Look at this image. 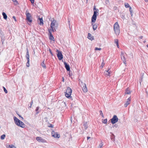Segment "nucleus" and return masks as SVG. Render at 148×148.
<instances>
[{
    "label": "nucleus",
    "instance_id": "obj_1",
    "mask_svg": "<svg viewBox=\"0 0 148 148\" xmlns=\"http://www.w3.org/2000/svg\"><path fill=\"white\" fill-rule=\"evenodd\" d=\"M93 10L94 13L92 17L91 21L93 23H94L96 21L97 17V13H98L99 10L98 9H96V6H94Z\"/></svg>",
    "mask_w": 148,
    "mask_h": 148
},
{
    "label": "nucleus",
    "instance_id": "obj_2",
    "mask_svg": "<svg viewBox=\"0 0 148 148\" xmlns=\"http://www.w3.org/2000/svg\"><path fill=\"white\" fill-rule=\"evenodd\" d=\"M25 14L26 16V20L28 21V23L30 25L32 21V18L31 14L27 10L25 12Z\"/></svg>",
    "mask_w": 148,
    "mask_h": 148
},
{
    "label": "nucleus",
    "instance_id": "obj_3",
    "mask_svg": "<svg viewBox=\"0 0 148 148\" xmlns=\"http://www.w3.org/2000/svg\"><path fill=\"white\" fill-rule=\"evenodd\" d=\"M114 30L116 35L119 34L120 33L119 26L117 22L115 23L114 25Z\"/></svg>",
    "mask_w": 148,
    "mask_h": 148
},
{
    "label": "nucleus",
    "instance_id": "obj_4",
    "mask_svg": "<svg viewBox=\"0 0 148 148\" xmlns=\"http://www.w3.org/2000/svg\"><path fill=\"white\" fill-rule=\"evenodd\" d=\"M66 91H67V92H69V94H65V95L66 97L68 98H71V93L72 92V90L70 87H68L67 88Z\"/></svg>",
    "mask_w": 148,
    "mask_h": 148
},
{
    "label": "nucleus",
    "instance_id": "obj_5",
    "mask_svg": "<svg viewBox=\"0 0 148 148\" xmlns=\"http://www.w3.org/2000/svg\"><path fill=\"white\" fill-rule=\"evenodd\" d=\"M110 120L112 123L113 124L118 122V119L116 115H114L112 118L110 119Z\"/></svg>",
    "mask_w": 148,
    "mask_h": 148
},
{
    "label": "nucleus",
    "instance_id": "obj_6",
    "mask_svg": "<svg viewBox=\"0 0 148 148\" xmlns=\"http://www.w3.org/2000/svg\"><path fill=\"white\" fill-rule=\"evenodd\" d=\"M56 51L58 52L57 54V56L59 60H61L63 58V55L62 54V52L59 51L58 49H57Z\"/></svg>",
    "mask_w": 148,
    "mask_h": 148
},
{
    "label": "nucleus",
    "instance_id": "obj_7",
    "mask_svg": "<svg viewBox=\"0 0 148 148\" xmlns=\"http://www.w3.org/2000/svg\"><path fill=\"white\" fill-rule=\"evenodd\" d=\"M125 54L126 53H124L122 51L121 52V58L122 60L123 61V63L125 64H126V59L125 57Z\"/></svg>",
    "mask_w": 148,
    "mask_h": 148
},
{
    "label": "nucleus",
    "instance_id": "obj_8",
    "mask_svg": "<svg viewBox=\"0 0 148 148\" xmlns=\"http://www.w3.org/2000/svg\"><path fill=\"white\" fill-rule=\"evenodd\" d=\"M51 135L54 138H59L60 137V135L58 134L57 132H55L54 131H52Z\"/></svg>",
    "mask_w": 148,
    "mask_h": 148
},
{
    "label": "nucleus",
    "instance_id": "obj_9",
    "mask_svg": "<svg viewBox=\"0 0 148 148\" xmlns=\"http://www.w3.org/2000/svg\"><path fill=\"white\" fill-rule=\"evenodd\" d=\"M81 86L82 87V90L84 92H87L88 90L85 84H82Z\"/></svg>",
    "mask_w": 148,
    "mask_h": 148
},
{
    "label": "nucleus",
    "instance_id": "obj_10",
    "mask_svg": "<svg viewBox=\"0 0 148 148\" xmlns=\"http://www.w3.org/2000/svg\"><path fill=\"white\" fill-rule=\"evenodd\" d=\"M36 140L39 142L44 143L45 142V140L43 139L41 137H36Z\"/></svg>",
    "mask_w": 148,
    "mask_h": 148
},
{
    "label": "nucleus",
    "instance_id": "obj_11",
    "mask_svg": "<svg viewBox=\"0 0 148 148\" xmlns=\"http://www.w3.org/2000/svg\"><path fill=\"white\" fill-rule=\"evenodd\" d=\"M131 98L130 97H129L127 100L126 103L124 104V106L125 107H126L128 105H129L131 102Z\"/></svg>",
    "mask_w": 148,
    "mask_h": 148
},
{
    "label": "nucleus",
    "instance_id": "obj_12",
    "mask_svg": "<svg viewBox=\"0 0 148 148\" xmlns=\"http://www.w3.org/2000/svg\"><path fill=\"white\" fill-rule=\"evenodd\" d=\"M64 64L65 65V67L67 71H69L70 70V67L69 65L65 62H64Z\"/></svg>",
    "mask_w": 148,
    "mask_h": 148
},
{
    "label": "nucleus",
    "instance_id": "obj_13",
    "mask_svg": "<svg viewBox=\"0 0 148 148\" xmlns=\"http://www.w3.org/2000/svg\"><path fill=\"white\" fill-rule=\"evenodd\" d=\"M19 127H20L22 128H24L25 127V125L21 121L19 120Z\"/></svg>",
    "mask_w": 148,
    "mask_h": 148
},
{
    "label": "nucleus",
    "instance_id": "obj_14",
    "mask_svg": "<svg viewBox=\"0 0 148 148\" xmlns=\"http://www.w3.org/2000/svg\"><path fill=\"white\" fill-rule=\"evenodd\" d=\"M49 39L50 40H53V41H54V37L53 36V35L52 34L51 32H50V31L49 32Z\"/></svg>",
    "mask_w": 148,
    "mask_h": 148
},
{
    "label": "nucleus",
    "instance_id": "obj_15",
    "mask_svg": "<svg viewBox=\"0 0 148 148\" xmlns=\"http://www.w3.org/2000/svg\"><path fill=\"white\" fill-rule=\"evenodd\" d=\"M83 126L85 130L87 129L88 127V122H84L83 123Z\"/></svg>",
    "mask_w": 148,
    "mask_h": 148
},
{
    "label": "nucleus",
    "instance_id": "obj_16",
    "mask_svg": "<svg viewBox=\"0 0 148 148\" xmlns=\"http://www.w3.org/2000/svg\"><path fill=\"white\" fill-rule=\"evenodd\" d=\"M56 21L54 19L52 21L51 23V27H54L56 26Z\"/></svg>",
    "mask_w": 148,
    "mask_h": 148
},
{
    "label": "nucleus",
    "instance_id": "obj_17",
    "mask_svg": "<svg viewBox=\"0 0 148 148\" xmlns=\"http://www.w3.org/2000/svg\"><path fill=\"white\" fill-rule=\"evenodd\" d=\"M14 119L15 123L17 126H18V119L15 116L14 117Z\"/></svg>",
    "mask_w": 148,
    "mask_h": 148
},
{
    "label": "nucleus",
    "instance_id": "obj_18",
    "mask_svg": "<svg viewBox=\"0 0 148 148\" xmlns=\"http://www.w3.org/2000/svg\"><path fill=\"white\" fill-rule=\"evenodd\" d=\"M110 69H109L108 71H106L104 73L106 75H107L108 76H110V74L111 73V71H109Z\"/></svg>",
    "mask_w": 148,
    "mask_h": 148
},
{
    "label": "nucleus",
    "instance_id": "obj_19",
    "mask_svg": "<svg viewBox=\"0 0 148 148\" xmlns=\"http://www.w3.org/2000/svg\"><path fill=\"white\" fill-rule=\"evenodd\" d=\"M87 38L91 40H92L94 39V37L93 36H91V34L90 33H88V36Z\"/></svg>",
    "mask_w": 148,
    "mask_h": 148
},
{
    "label": "nucleus",
    "instance_id": "obj_20",
    "mask_svg": "<svg viewBox=\"0 0 148 148\" xmlns=\"http://www.w3.org/2000/svg\"><path fill=\"white\" fill-rule=\"evenodd\" d=\"M131 92L130 91L129 89V88H127L125 90V93L127 94H131Z\"/></svg>",
    "mask_w": 148,
    "mask_h": 148
},
{
    "label": "nucleus",
    "instance_id": "obj_21",
    "mask_svg": "<svg viewBox=\"0 0 148 148\" xmlns=\"http://www.w3.org/2000/svg\"><path fill=\"white\" fill-rule=\"evenodd\" d=\"M38 19L40 21V23L39 24L40 25H42L43 24V20L42 18H39Z\"/></svg>",
    "mask_w": 148,
    "mask_h": 148
},
{
    "label": "nucleus",
    "instance_id": "obj_22",
    "mask_svg": "<svg viewBox=\"0 0 148 148\" xmlns=\"http://www.w3.org/2000/svg\"><path fill=\"white\" fill-rule=\"evenodd\" d=\"M2 15L3 16V18L5 20L7 18V16L4 12H2Z\"/></svg>",
    "mask_w": 148,
    "mask_h": 148
},
{
    "label": "nucleus",
    "instance_id": "obj_23",
    "mask_svg": "<svg viewBox=\"0 0 148 148\" xmlns=\"http://www.w3.org/2000/svg\"><path fill=\"white\" fill-rule=\"evenodd\" d=\"M26 57L27 59V60H29V52L27 50V51L26 53Z\"/></svg>",
    "mask_w": 148,
    "mask_h": 148
},
{
    "label": "nucleus",
    "instance_id": "obj_24",
    "mask_svg": "<svg viewBox=\"0 0 148 148\" xmlns=\"http://www.w3.org/2000/svg\"><path fill=\"white\" fill-rule=\"evenodd\" d=\"M41 65L42 66V67H43V68H46L45 64V62H44V61L41 63Z\"/></svg>",
    "mask_w": 148,
    "mask_h": 148
},
{
    "label": "nucleus",
    "instance_id": "obj_25",
    "mask_svg": "<svg viewBox=\"0 0 148 148\" xmlns=\"http://www.w3.org/2000/svg\"><path fill=\"white\" fill-rule=\"evenodd\" d=\"M7 148H16V147L12 145H10L7 147Z\"/></svg>",
    "mask_w": 148,
    "mask_h": 148
},
{
    "label": "nucleus",
    "instance_id": "obj_26",
    "mask_svg": "<svg viewBox=\"0 0 148 148\" xmlns=\"http://www.w3.org/2000/svg\"><path fill=\"white\" fill-rule=\"evenodd\" d=\"M92 25L93 26V30H95L97 28V26L96 25H93L92 24Z\"/></svg>",
    "mask_w": 148,
    "mask_h": 148
},
{
    "label": "nucleus",
    "instance_id": "obj_27",
    "mask_svg": "<svg viewBox=\"0 0 148 148\" xmlns=\"http://www.w3.org/2000/svg\"><path fill=\"white\" fill-rule=\"evenodd\" d=\"M144 76V74H142L140 77V83L142 82Z\"/></svg>",
    "mask_w": 148,
    "mask_h": 148
},
{
    "label": "nucleus",
    "instance_id": "obj_28",
    "mask_svg": "<svg viewBox=\"0 0 148 148\" xmlns=\"http://www.w3.org/2000/svg\"><path fill=\"white\" fill-rule=\"evenodd\" d=\"M13 1L14 3V5H16L18 4V1L16 0H12Z\"/></svg>",
    "mask_w": 148,
    "mask_h": 148
},
{
    "label": "nucleus",
    "instance_id": "obj_29",
    "mask_svg": "<svg viewBox=\"0 0 148 148\" xmlns=\"http://www.w3.org/2000/svg\"><path fill=\"white\" fill-rule=\"evenodd\" d=\"M5 137V134H3L1 136V140H3Z\"/></svg>",
    "mask_w": 148,
    "mask_h": 148
},
{
    "label": "nucleus",
    "instance_id": "obj_30",
    "mask_svg": "<svg viewBox=\"0 0 148 148\" xmlns=\"http://www.w3.org/2000/svg\"><path fill=\"white\" fill-rule=\"evenodd\" d=\"M125 7L126 8H130V7L128 3H125Z\"/></svg>",
    "mask_w": 148,
    "mask_h": 148
},
{
    "label": "nucleus",
    "instance_id": "obj_31",
    "mask_svg": "<svg viewBox=\"0 0 148 148\" xmlns=\"http://www.w3.org/2000/svg\"><path fill=\"white\" fill-rule=\"evenodd\" d=\"M29 60H27V62L26 63V66L27 67H29Z\"/></svg>",
    "mask_w": 148,
    "mask_h": 148
},
{
    "label": "nucleus",
    "instance_id": "obj_32",
    "mask_svg": "<svg viewBox=\"0 0 148 148\" xmlns=\"http://www.w3.org/2000/svg\"><path fill=\"white\" fill-rule=\"evenodd\" d=\"M107 119H104V120L102 121V122H103V123H104L106 124V123H107Z\"/></svg>",
    "mask_w": 148,
    "mask_h": 148
},
{
    "label": "nucleus",
    "instance_id": "obj_33",
    "mask_svg": "<svg viewBox=\"0 0 148 148\" xmlns=\"http://www.w3.org/2000/svg\"><path fill=\"white\" fill-rule=\"evenodd\" d=\"M3 89L4 91V92H5V93H8V91L6 89V88L4 86H3Z\"/></svg>",
    "mask_w": 148,
    "mask_h": 148
},
{
    "label": "nucleus",
    "instance_id": "obj_34",
    "mask_svg": "<svg viewBox=\"0 0 148 148\" xmlns=\"http://www.w3.org/2000/svg\"><path fill=\"white\" fill-rule=\"evenodd\" d=\"M101 48H98L97 47H95V50H99L100 51L101 50Z\"/></svg>",
    "mask_w": 148,
    "mask_h": 148
},
{
    "label": "nucleus",
    "instance_id": "obj_35",
    "mask_svg": "<svg viewBox=\"0 0 148 148\" xmlns=\"http://www.w3.org/2000/svg\"><path fill=\"white\" fill-rule=\"evenodd\" d=\"M99 112H100V114L101 115V116H102V117H103V114L102 113V111L100 110L99 111Z\"/></svg>",
    "mask_w": 148,
    "mask_h": 148
},
{
    "label": "nucleus",
    "instance_id": "obj_36",
    "mask_svg": "<svg viewBox=\"0 0 148 148\" xmlns=\"http://www.w3.org/2000/svg\"><path fill=\"white\" fill-rule=\"evenodd\" d=\"M114 42L116 44H118V40L117 39H115L114 40Z\"/></svg>",
    "mask_w": 148,
    "mask_h": 148
},
{
    "label": "nucleus",
    "instance_id": "obj_37",
    "mask_svg": "<svg viewBox=\"0 0 148 148\" xmlns=\"http://www.w3.org/2000/svg\"><path fill=\"white\" fill-rule=\"evenodd\" d=\"M51 28L52 29V31L53 32H54L56 31V29L55 28V27H51Z\"/></svg>",
    "mask_w": 148,
    "mask_h": 148
},
{
    "label": "nucleus",
    "instance_id": "obj_38",
    "mask_svg": "<svg viewBox=\"0 0 148 148\" xmlns=\"http://www.w3.org/2000/svg\"><path fill=\"white\" fill-rule=\"evenodd\" d=\"M39 109V107H38L36 108V112H36L37 114H38L39 113L38 112H37L38 110Z\"/></svg>",
    "mask_w": 148,
    "mask_h": 148
},
{
    "label": "nucleus",
    "instance_id": "obj_39",
    "mask_svg": "<svg viewBox=\"0 0 148 148\" xmlns=\"http://www.w3.org/2000/svg\"><path fill=\"white\" fill-rule=\"evenodd\" d=\"M129 8H130L129 10H130V13H132V10L131 7H130Z\"/></svg>",
    "mask_w": 148,
    "mask_h": 148
},
{
    "label": "nucleus",
    "instance_id": "obj_40",
    "mask_svg": "<svg viewBox=\"0 0 148 148\" xmlns=\"http://www.w3.org/2000/svg\"><path fill=\"white\" fill-rule=\"evenodd\" d=\"M33 100H32L31 101L30 106H29V108H31V106H32V105L33 104Z\"/></svg>",
    "mask_w": 148,
    "mask_h": 148
},
{
    "label": "nucleus",
    "instance_id": "obj_41",
    "mask_svg": "<svg viewBox=\"0 0 148 148\" xmlns=\"http://www.w3.org/2000/svg\"><path fill=\"white\" fill-rule=\"evenodd\" d=\"M49 52L50 53H51V55L53 56V53H52L51 50V49H49Z\"/></svg>",
    "mask_w": 148,
    "mask_h": 148
},
{
    "label": "nucleus",
    "instance_id": "obj_42",
    "mask_svg": "<svg viewBox=\"0 0 148 148\" xmlns=\"http://www.w3.org/2000/svg\"><path fill=\"white\" fill-rule=\"evenodd\" d=\"M79 83H81V84L80 83V86H81L82 85V84H84L83 82H82V81L80 80V79L79 80Z\"/></svg>",
    "mask_w": 148,
    "mask_h": 148
},
{
    "label": "nucleus",
    "instance_id": "obj_43",
    "mask_svg": "<svg viewBox=\"0 0 148 148\" xmlns=\"http://www.w3.org/2000/svg\"><path fill=\"white\" fill-rule=\"evenodd\" d=\"M48 127H53V125L52 124H50L49 126H48Z\"/></svg>",
    "mask_w": 148,
    "mask_h": 148
},
{
    "label": "nucleus",
    "instance_id": "obj_44",
    "mask_svg": "<svg viewBox=\"0 0 148 148\" xmlns=\"http://www.w3.org/2000/svg\"><path fill=\"white\" fill-rule=\"evenodd\" d=\"M12 18L14 19V21H16V17L15 16H13Z\"/></svg>",
    "mask_w": 148,
    "mask_h": 148
},
{
    "label": "nucleus",
    "instance_id": "obj_45",
    "mask_svg": "<svg viewBox=\"0 0 148 148\" xmlns=\"http://www.w3.org/2000/svg\"><path fill=\"white\" fill-rule=\"evenodd\" d=\"M31 2V3H34V0H29Z\"/></svg>",
    "mask_w": 148,
    "mask_h": 148
},
{
    "label": "nucleus",
    "instance_id": "obj_46",
    "mask_svg": "<svg viewBox=\"0 0 148 148\" xmlns=\"http://www.w3.org/2000/svg\"><path fill=\"white\" fill-rule=\"evenodd\" d=\"M19 117H21V120H23V117H22L21 115H19Z\"/></svg>",
    "mask_w": 148,
    "mask_h": 148
},
{
    "label": "nucleus",
    "instance_id": "obj_47",
    "mask_svg": "<svg viewBox=\"0 0 148 148\" xmlns=\"http://www.w3.org/2000/svg\"><path fill=\"white\" fill-rule=\"evenodd\" d=\"M118 125L116 124H115L114 125L113 127H118Z\"/></svg>",
    "mask_w": 148,
    "mask_h": 148
},
{
    "label": "nucleus",
    "instance_id": "obj_48",
    "mask_svg": "<svg viewBox=\"0 0 148 148\" xmlns=\"http://www.w3.org/2000/svg\"><path fill=\"white\" fill-rule=\"evenodd\" d=\"M52 29L51 28V29H49V32L50 31V32H51L52 31Z\"/></svg>",
    "mask_w": 148,
    "mask_h": 148
},
{
    "label": "nucleus",
    "instance_id": "obj_49",
    "mask_svg": "<svg viewBox=\"0 0 148 148\" xmlns=\"http://www.w3.org/2000/svg\"><path fill=\"white\" fill-rule=\"evenodd\" d=\"M104 63H102V64H101V66L102 67H103V66H104Z\"/></svg>",
    "mask_w": 148,
    "mask_h": 148
},
{
    "label": "nucleus",
    "instance_id": "obj_50",
    "mask_svg": "<svg viewBox=\"0 0 148 148\" xmlns=\"http://www.w3.org/2000/svg\"><path fill=\"white\" fill-rule=\"evenodd\" d=\"M70 21L69 20H68V22H69V27H70Z\"/></svg>",
    "mask_w": 148,
    "mask_h": 148
},
{
    "label": "nucleus",
    "instance_id": "obj_51",
    "mask_svg": "<svg viewBox=\"0 0 148 148\" xmlns=\"http://www.w3.org/2000/svg\"><path fill=\"white\" fill-rule=\"evenodd\" d=\"M116 45H117V46L118 47V48H119V43L118 44H116Z\"/></svg>",
    "mask_w": 148,
    "mask_h": 148
},
{
    "label": "nucleus",
    "instance_id": "obj_52",
    "mask_svg": "<svg viewBox=\"0 0 148 148\" xmlns=\"http://www.w3.org/2000/svg\"><path fill=\"white\" fill-rule=\"evenodd\" d=\"M90 138V137H89V136L87 137V140H88Z\"/></svg>",
    "mask_w": 148,
    "mask_h": 148
},
{
    "label": "nucleus",
    "instance_id": "obj_53",
    "mask_svg": "<svg viewBox=\"0 0 148 148\" xmlns=\"http://www.w3.org/2000/svg\"><path fill=\"white\" fill-rule=\"evenodd\" d=\"M143 37V36H140V38L141 39H142Z\"/></svg>",
    "mask_w": 148,
    "mask_h": 148
},
{
    "label": "nucleus",
    "instance_id": "obj_54",
    "mask_svg": "<svg viewBox=\"0 0 148 148\" xmlns=\"http://www.w3.org/2000/svg\"><path fill=\"white\" fill-rule=\"evenodd\" d=\"M65 94H68L69 93V92H67L66 91V92H65Z\"/></svg>",
    "mask_w": 148,
    "mask_h": 148
},
{
    "label": "nucleus",
    "instance_id": "obj_55",
    "mask_svg": "<svg viewBox=\"0 0 148 148\" xmlns=\"http://www.w3.org/2000/svg\"><path fill=\"white\" fill-rule=\"evenodd\" d=\"M4 40H3H3H2H2H1V41H2V44L3 43V41H4Z\"/></svg>",
    "mask_w": 148,
    "mask_h": 148
},
{
    "label": "nucleus",
    "instance_id": "obj_56",
    "mask_svg": "<svg viewBox=\"0 0 148 148\" xmlns=\"http://www.w3.org/2000/svg\"><path fill=\"white\" fill-rule=\"evenodd\" d=\"M146 42V40H144V41H143V42L144 43H145V42Z\"/></svg>",
    "mask_w": 148,
    "mask_h": 148
},
{
    "label": "nucleus",
    "instance_id": "obj_57",
    "mask_svg": "<svg viewBox=\"0 0 148 148\" xmlns=\"http://www.w3.org/2000/svg\"><path fill=\"white\" fill-rule=\"evenodd\" d=\"M16 112V114H17L18 115V112Z\"/></svg>",
    "mask_w": 148,
    "mask_h": 148
},
{
    "label": "nucleus",
    "instance_id": "obj_58",
    "mask_svg": "<svg viewBox=\"0 0 148 148\" xmlns=\"http://www.w3.org/2000/svg\"><path fill=\"white\" fill-rule=\"evenodd\" d=\"M132 13H130V14H131V16H132V15H133V14H132Z\"/></svg>",
    "mask_w": 148,
    "mask_h": 148
},
{
    "label": "nucleus",
    "instance_id": "obj_59",
    "mask_svg": "<svg viewBox=\"0 0 148 148\" xmlns=\"http://www.w3.org/2000/svg\"><path fill=\"white\" fill-rule=\"evenodd\" d=\"M69 99H71L72 100H73V99L72 98V97H71V98H69Z\"/></svg>",
    "mask_w": 148,
    "mask_h": 148
},
{
    "label": "nucleus",
    "instance_id": "obj_60",
    "mask_svg": "<svg viewBox=\"0 0 148 148\" xmlns=\"http://www.w3.org/2000/svg\"><path fill=\"white\" fill-rule=\"evenodd\" d=\"M122 18H124V16L122 15Z\"/></svg>",
    "mask_w": 148,
    "mask_h": 148
},
{
    "label": "nucleus",
    "instance_id": "obj_61",
    "mask_svg": "<svg viewBox=\"0 0 148 148\" xmlns=\"http://www.w3.org/2000/svg\"><path fill=\"white\" fill-rule=\"evenodd\" d=\"M62 79H63L62 81L64 82V78H63V77H62Z\"/></svg>",
    "mask_w": 148,
    "mask_h": 148
},
{
    "label": "nucleus",
    "instance_id": "obj_62",
    "mask_svg": "<svg viewBox=\"0 0 148 148\" xmlns=\"http://www.w3.org/2000/svg\"><path fill=\"white\" fill-rule=\"evenodd\" d=\"M145 1H148V0H145Z\"/></svg>",
    "mask_w": 148,
    "mask_h": 148
},
{
    "label": "nucleus",
    "instance_id": "obj_63",
    "mask_svg": "<svg viewBox=\"0 0 148 148\" xmlns=\"http://www.w3.org/2000/svg\"><path fill=\"white\" fill-rule=\"evenodd\" d=\"M147 46L148 48V45H147Z\"/></svg>",
    "mask_w": 148,
    "mask_h": 148
},
{
    "label": "nucleus",
    "instance_id": "obj_64",
    "mask_svg": "<svg viewBox=\"0 0 148 148\" xmlns=\"http://www.w3.org/2000/svg\"><path fill=\"white\" fill-rule=\"evenodd\" d=\"M86 1H88V0H86Z\"/></svg>",
    "mask_w": 148,
    "mask_h": 148
}]
</instances>
